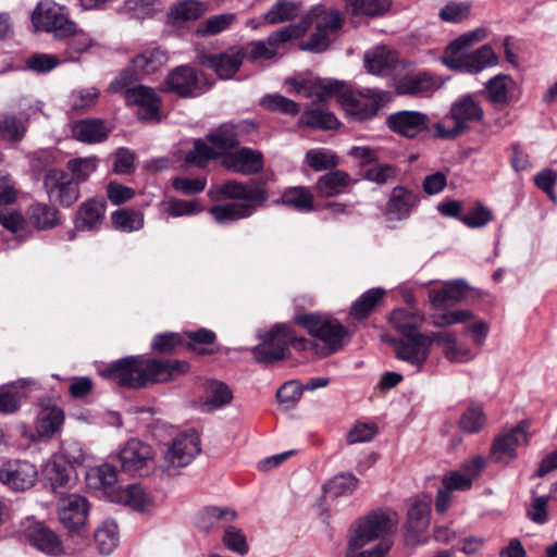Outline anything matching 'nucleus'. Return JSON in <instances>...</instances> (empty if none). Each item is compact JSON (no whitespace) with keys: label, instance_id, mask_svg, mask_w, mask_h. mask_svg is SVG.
<instances>
[{"label":"nucleus","instance_id":"obj_50","mask_svg":"<svg viewBox=\"0 0 557 557\" xmlns=\"http://www.w3.org/2000/svg\"><path fill=\"white\" fill-rule=\"evenodd\" d=\"M281 202L298 211L313 210V195L305 187H289L282 197Z\"/></svg>","mask_w":557,"mask_h":557},{"label":"nucleus","instance_id":"obj_61","mask_svg":"<svg viewBox=\"0 0 557 557\" xmlns=\"http://www.w3.org/2000/svg\"><path fill=\"white\" fill-rule=\"evenodd\" d=\"M26 131L25 122L14 115H5L0 121V138L18 141Z\"/></svg>","mask_w":557,"mask_h":557},{"label":"nucleus","instance_id":"obj_41","mask_svg":"<svg viewBox=\"0 0 557 557\" xmlns=\"http://www.w3.org/2000/svg\"><path fill=\"white\" fill-rule=\"evenodd\" d=\"M207 397L203 403V408L207 411L219 409L233 399L232 391L226 384L220 381H210L206 387Z\"/></svg>","mask_w":557,"mask_h":557},{"label":"nucleus","instance_id":"obj_54","mask_svg":"<svg viewBox=\"0 0 557 557\" xmlns=\"http://www.w3.org/2000/svg\"><path fill=\"white\" fill-rule=\"evenodd\" d=\"M236 21V14L223 13L211 16L202 22L196 29L200 37L214 36L227 29Z\"/></svg>","mask_w":557,"mask_h":557},{"label":"nucleus","instance_id":"obj_48","mask_svg":"<svg viewBox=\"0 0 557 557\" xmlns=\"http://www.w3.org/2000/svg\"><path fill=\"white\" fill-rule=\"evenodd\" d=\"M299 11L300 8L296 2L277 1L261 18L263 23L274 25L296 18Z\"/></svg>","mask_w":557,"mask_h":557},{"label":"nucleus","instance_id":"obj_36","mask_svg":"<svg viewBox=\"0 0 557 557\" xmlns=\"http://www.w3.org/2000/svg\"><path fill=\"white\" fill-rule=\"evenodd\" d=\"M423 315L411 309H397L391 314V323L401 334V337L416 336L420 333Z\"/></svg>","mask_w":557,"mask_h":557},{"label":"nucleus","instance_id":"obj_58","mask_svg":"<svg viewBox=\"0 0 557 557\" xmlns=\"http://www.w3.org/2000/svg\"><path fill=\"white\" fill-rule=\"evenodd\" d=\"M97 166L98 159L96 157L76 158L67 162V169L77 185L85 182L96 171Z\"/></svg>","mask_w":557,"mask_h":557},{"label":"nucleus","instance_id":"obj_47","mask_svg":"<svg viewBox=\"0 0 557 557\" xmlns=\"http://www.w3.org/2000/svg\"><path fill=\"white\" fill-rule=\"evenodd\" d=\"M205 12L203 3L197 0H185L170 9L169 18L173 23L188 22L199 18Z\"/></svg>","mask_w":557,"mask_h":557},{"label":"nucleus","instance_id":"obj_31","mask_svg":"<svg viewBox=\"0 0 557 557\" xmlns=\"http://www.w3.org/2000/svg\"><path fill=\"white\" fill-rule=\"evenodd\" d=\"M257 207L250 202H227L209 209L210 214L219 224H227L251 216Z\"/></svg>","mask_w":557,"mask_h":557},{"label":"nucleus","instance_id":"obj_18","mask_svg":"<svg viewBox=\"0 0 557 557\" xmlns=\"http://www.w3.org/2000/svg\"><path fill=\"white\" fill-rule=\"evenodd\" d=\"M216 199H234L237 202H250L257 208L268 199L267 190L259 184H243L237 181H227L215 187Z\"/></svg>","mask_w":557,"mask_h":557},{"label":"nucleus","instance_id":"obj_52","mask_svg":"<svg viewBox=\"0 0 557 557\" xmlns=\"http://www.w3.org/2000/svg\"><path fill=\"white\" fill-rule=\"evenodd\" d=\"M29 382L21 380L11 385L0 387V412L10 414L15 412L21 405L22 394L15 391L17 387H24Z\"/></svg>","mask_w":557,"mask_h":557},{"label":"nucleus","instance_id":"obj_33","mask_svg":"<svg viewBox=\"0 0 557 557\" xmlns=\"http://www.w3.org/2000/svg\"><path fill=\"white\" fill-rule=\"evenodd\" d=\"M106 207V201L102 199H90L83 202L77 212L76 227L82 231L98 228L102 223Z\"/></svg>","mask_w":557,"mask_h":557},{"label":"nucleus","instance_id":"obj_23","mask_svg":"<svg viewBox=\"0 0 557 557\" xmlns=\"http://www.w3.org/2000/svg\"><path fill=\"white\" fill-rule=\"evenodd\" d=\"M418 202L419 197L414 191L404 186H396L391 191L385 208V215L389 221L408 219Z\"/></svg>","mask_w":557,"mask_h":557},{"label":"nucleus","instance_id":"obj_53","mask_svg":"<svg viewBox=\"0 0 557 557\" xmlns=\"http://www.w3.org/2000/svg\"><path fill=\"white\" fill-rule=\"evenodd\" d=\"M87 480L89 485L95 488H110L111 491L117 481L116 468L109 463L101 465L88 472Z\"/></svg>","mask_w":557,"mask_h":557},{"label":"nucleus","instance_id":"obj_16","mask_svg":"<svg viewBox=\"0 0 557 557\" xmlns=\"http://www.w3.org/2000/svg\"><path fill=\"white\" fill-rule=\"evenodd\" d=\"M397 359L411 364L420 370L430 355L431 339L428 335L416 334V336L391 339Z\"/></svg>","mask_w":557,"mask_h":557},{"label":"nucleus","instance_id":"obj_21","mask_svg":"<svg viewBox=\"0 0 557 557\" xmlns=\"http://www.w3.org/2000/svg\"><path fill=\"white\" fill-rule=\"evenodd\" d=\"M527 429L525 423H520L509 432L498 435L492 445V456L497 461L513 460L517 457V447L529 443Z\"/></svg>","mask_w":557,"mask_h":557},{"label":"nucleus","instance_id":"obj_28","mask_svg":"<svg viewBox=\"0 0 557 557\" xmlns=\"http://www.w3.org/2000/svg\"><path fill=\"white\" fill-rule=\"evenodd\" d=\"M444 82H437L430 72H409L397 82L396 91L399 95H419L438 89Z\"/></svg>","mask_w":557,"mask_h":557},{"label":"nucleus","instance_id":"obj_42","mask_svg":"<svg viewBox=\"0 0 557 557\" xmlns=\"http://www.w3.org/2000/svg\"><path fill=\"white\" fill-rule=\"evenodd\" d=\"M168 60L165 50L160 47L148 48L132 59V70H159Z\"/></svg>","mask_w":557,"mask_h":557},{"label":"nucleus","instance_id":"obj_12","mask_svg":"<svg viewBox=\"0 0 557 557\" xmlns=\"http://www.w3.org/2000/svg\"><path fill=\"white\" fill-rule=\"evenodd\" d=\"M200 453V440L195 431H186L177 434L172 443L163 451L160 468L162 471L188 466Z\"/></svg>","mask_w":557,"mask_h":557},{"label":"nucleus","instance_id":"obj_38","mask_svg":"<svg viewBox=\"0 0 557 557\" xmlns=\"http://www.w3.org/2000/svg\"><path fill=\"white\" fill-rule=\"evenodd\" d=\"M95 543L100 554H111L119 544V528L112 520L103 521L95 531Z\"/></svg>","mask_w":557,"mask_h":557},{"label":"nucleus","instance_id":"obj_25","mask_svg":"<svg viewBox=\"0 0 557 557\" xmlns=\"http://www.w3.org/2000/svg\"><path fill=\"white\" fill-rule=\"evenodd\" d=\"M223 164L228 170L245 175L256 174L263 168V156L260 151L242 148L235 152L228 153L223 159Z\"/></svg>","mask_w":557,"mask_h":557},{"label":"nucleus","instance_id":"obj_3","mask_svg":"<svg viewBox=\"0 0 557 557\" xmlns=\"http://www.w3.org/2000/svg\"><path fill=\"white\" fill-rule=\"evenodd\" d=\"M488 33L484 27L461 34L446 48L443 64L451 70L465 67L467 70H484L498 65V57L492 46L485 44L479 49L468 52L475 44L486 39Z\"/></svg>","mask_w":557,"mask_h":557},{"label":"nucleus","instance_id":"obj_34","mask_svg":"<svg viewBox=\"0 0 557 557\" xmlns=\"http://www.w3.org/2000/svg\"><path fill=\"white\" fill-rule=\"evenodd\" d=\"M246 60L244 47L233 46L218 54H208L201 58V65L214 70H238Z\"/></svg>","mask_w":557,"mask_h":557},{"label":"nucleus","instance_id":"obj_46","mask_svg":"<svg viewBox=\"0 0 557 557\" xmlns=\"http://www.w3.org/2000/svg\"><path fill=\"white\" fill-rule=\"evenodd\" d=\"M111 220L114 228L123 233L139 231L144 226V214L138 210H116L112 213Z\"/></svg>","mask_w":557,"mask_h":557},{"label":"nucleus","instance_id":"obj_56","mask_svg":"<svg viewBox=\"0 0 557 557\" xmlns=\"http://www.w3.org/2000/svg\"><path fill=\"white\" fill-rule=\"evenodd\" d=\"M384 289L372 288L367 290L357 299L352 306L350 314L357 319H363L373 310L384 295Z\"/></svg>","mask_w":557,"mask_h":557},{"label":"nucleus","instance_id":"obj_30","mask_svg":"<svg viewBox=\"0 0 557 557\" xmlns=\"http://www.w3.org/2000/svg\"><path fill=\"white\" fill-rule=\"evenodd\" d=\"M46 479L54 493L69 488L74 483L73 466L66 465L62 457H52L45 469Z\"/></svg>","mask_w":557,"mask_h":557},{"label":"nucleus","instance_id":"obj_13","mask_svg":"<svg viewBox=\"0 0 557 557\" xmlns=\"http://www.w3.org/2000/svg\"><path fill=\"white\" fill-rule=\"evenodd\" d=\"M152 447L137 438L126 442L119 451L122 470L132 475H148L154 467Z\"/></svg>","mask_w":557,"mask_h":557},{"label":"nucleus","instance_id":"obj_44","mask_svg":"<svg viewBox=\"0 0 557 557\" xmlns=\"http://www.w3.org/2000/svg\"><path fill=\"white\" fill-rule=\"evenodd\" d=\"M354 15L375 17L385 14L392 7V0H345Z\"/></svg>","mask_w":557,"mask_h":557},{"label":"nucleus","instance_id":"obj_29","mask_svg":"<svg viewBox=\"0 0 557 557\" xmlns=\"http://www.w3.org/2000/svg\"><path fill=\"white\" fill-rule=\"evenodd\" d=\"M108 496L112 503L127 506L137 511H144L152 504L151 497L138 484L112 488Z\"/></svg>","mask_w":557,"mask_h":557},{"label":"nucleus","instance_id":"obj_1","mask_svg":"<svg viewBox=\"0 0 557 557\" xmlns=\"http://www.w3.org/2000/svg\"><path fill=\"white\" fill-rule=\"evenodd\" d=\"M290 91L310 98L313 101H324L336 96L347 116L356 122L374 117L379 110L391 101L392 95L380 89L362 91L344 89L342 82H324L318 77L298 75L285 81Z\"/></svg>","mask_w":557,"mask_h":557},{"label":"nucleus","instance_id":"obj_40","mask_svg":"<svg viewBox=\"0 0 557 557\" xmlns=\"http://www.w3.org/2000/svg\"><path fill=\"white\" fill-rule=\"evenodd\" d=\"M28 219L38 230H50L58 225V211L55 208L37 202L29 207Z\"/></svg>","mask_w":557,"mask_h":557},{"label":"nucleus","instance_id":"obj_20","mask_svg":"<svg viewBox=\"0 0 557 557\" xmlns=\"http://www.w3.org/2000/svg\"><path fill=\"white\" fill-rule=\"evenodd\" d=\"M430 122L428 114L407 110L395 112L386 119L388 128L406 138H414L426 131Z\"/></svg>","mask_w":557,"mask_h":557},{"label":"nucleus","instance_id":"obj_45","mask_svg":"<svg viewBox=\"0 0 557 557\" xmlns=\"http://www.w3.org/2000/svg\"><path fill=\"white\" fill-rule=\"evenodd\" d=\"M237 518V512L230 508L223 507H207L203 511L198 515L197 524L198 528L203 531H209L215 527L219 522H231Z\"/></svg>","mask_w":557,"mask_h":557},{"label":"nucleus","instance_id":"obj_64","mask_svg":"<svg viewBox=\"0 0 557 557\" xmlns=\"http://www.w3.org/2000/svg\"><path fill=\"white\" fill-rule=\"evenodd\" d=\"M399 170L392 164H376L366 171V178L370 182L383 185L397 180Z\"/></svg>","mask_w":557,"mask_h":557},{"label":"nucleus","instance_id":"obj_63","mask_svg":"<svg viewBox=\"0 0 557 557\" xmlns=\"http://www.w3.org/2000/svg\"><path fill=\"white\" fill-rule=\"evenodd\" d=\"M260 104L268 110L280 111L290 115H295L299 111V107L295 101L277 94L264 96Z\"/></svg>","mask_w":557,"mask_h":557},{"label":"nucleus","instance_id":"obj_59","mask_svg":"<svg viewBox=\"0 0 557 557\" xmlns=\"http://www.w3.org/2000/svg\"><path fill=\"white\" fill-rule=\"evenodd\" d=\"M511 79L506 74H498L486 84L488 99L494 103L505 104L508 101V85Z\"/></svg>","mask_w":557,"mask_h":557},{"label":"nucleus","instance_id":"obj_35","mask_svg":"<svg viewBox=\"0 0 557 557\" xmlns=\"http://www.w3.org/2000/svg\"><path fill=\"white\" fill-rule=\"evenodd\" d=\"M64 422V412L60 407H44L35 422V428L39 436L52 437L58 433Z\"/></svg>","mask_w":557,"mask_h":557},{"label":"nucleus","instance_id":"obj_32","mask_svg":"<svg viewBox=\"0 0 557 557\" xmlns=\"http://www.w3.org/2000/svg\"><path fill=\"white\" fill-rule=\"evenodd\" d=\"M352 183L347 172L333 169L318 178L315 188L322 197H334L345 193Z\"/></svg>","mask_w":557,"mask_h":557},{"label":"nucleus","instance_id":"obj_5","mask_svg":"<svg viewBox=\"0 0 557 557\" xmlns=\"http://www.w3.org/2000/svg\"><path fill=\"white\" fill-rule=\"evenodd\" d=\"M484 111L473 95H463L454 101L448 113L433 125L434 134L442 139H453L481 122Z\"/></svg>","mask_w":557,"mask_h":557},{"label":"nucleus","instance_id":"obj_49","mask_svg":"<svg viewBox=\"0 0 557 557\" xmlns=\"http://www.w3.org/2000/svg\"><path fill=\"white\" fill-rule=\"evenodd\" d=\"M305 161L317 172L333 170L339 164V158L337 154L325 148L308 150Z\"/></svg>","mask_w":557,"mask_h":557},{"label":"nucleus","instance_id":"obj_26","mask_svg":"<svg viewBox=\"0 0 557 557\" xmlns=\"http://www.w3.org/2000/svg\"><path fill=\"white\" fill-rule=\"evenodd\" d=\"M126 102L138 107L137 115L139 120L146 122H159L161 120V101L152 88L140 85Z\"/></svg>","mask_w":557,"mask_h":557},{"label":"nucleus","instance_id":"obj_55","mask_svg":"<svg viewBox=\"0 0 557 557\" xmlns=\"http://www.w3.org/2000/svg\"><path fill=\"white\" fill-rule=\"evenodd\" d=\"M359 480L351 473H342L334 476L324 485V492L331 497L350 495L358 486Z\"/></svg>","mask_w":557,"mask_h":557},{"label":"nucleus","instance_id":"obj_9","mask_svg":"<svg viewBox=\"0 0 557 557\" xmlns=\"http://www.w3.org/2000/svg\"><path fill=\"white\" fill-rule=\"evenodd\" d=\"M308 339L298 337L286 324H277L261 336V343L253 347L252 354L260 363H273L288 357V347L307 350Z\"/></svg>","mask_w":557,"mask_h":557},{"label":"nucleus","instance_id":"obj_6","mask_svg":"<svg viewBox=\"0 0 557 557\" xmlns=\"http://www.w3.org/2000/svg\"><path fill=\"white\" fill-rule=\"evenodd\" d=\"M296 322L302 325L310 335L322 342L320 347L317 343L308 341L307 349H312L317 355L326 357L343 348L347 338V330L336 320L320 314H304L296 317Z\"/></svg>","mask_w":557,"mask_h":557},{"label":"nucleus","instance_id":"obj_22","mask_svg":"<svg viewBox=\"0 0 557 557\" xmlns=\"http://www.w3.org/2000/svg\"><path fill=\"white\" fill-rule=\"evenodd\" d=\"M28 542L38 550L49 556H63L65 549L60 536L42 523L36 522L26 529Z\"/></svg>","mask_w":557,"mask_h":557},{"label":"nucleus","instance_id":"obj_39","mask_svg":"<svg viewBox=\"0 0 557 557\" xmlns=\"http://www.w3.org/2000/svg\"><path fill=\"white\" fill-rule=\"evenodd\" d=\"M468 284L462 280L446 282L444 286L431 293L430 298L434 305H443L448 301L458 302L467 297Z\"/></svg>","mask_w":557,"mask_h":557},{"label":"nucleus","instance_id":"obj_15","mask_svg":"<svg viewBox=\"0 0 557 557\" xmlns=\"http://www.w3.org/2000/svg\"><path fill=\"white\" fill-rule=\"evenodd\" d=\"M44 186L51 202L70 207L79 198L77 184L71 174L63 170H48L44 176Z\"/></svg>","mask_w":557,"mask_h":557},{"label":"nucleus","instance_id":"obj_4","mask_svg":"<svg viewBox=\"0 0 557 557\" xmlns=\"http://www.w3.org/2000/svg\"><path fill=\"white\" fill-rule=\"evenodd\" d=\"M300 23L307 24V30L312 25L313 30L306 40L298 44L299 49L321 53L326 51L332 42L336 40L344 20L339 11L319 5L312 8Z\"/></svg>","mask_w":557,"mask_h":557},{"label":"nucleus","instance_id":"obj_43","mask_svg":"<svg viewBox=\"0 0 557 557\" xmlns=\"http://www.w3.org/2000/svg\"><path fill=\"white\" fill-rule=\"evenodd\" d=\"M307 33V24L306 23H298V24H290L287 25L281 29H277L273 33H271L267 41L270 45L271 48H273L274 53L276 57L280 53V50L284 48V46L289 42L293 39H298L302 37Z\"/></svg>","mask_w":557,"mask_h":557},{"label":"nucleus","instance_id":"obj_24","mask_svg":"<svg viewBox=\"0 0 557 557\" xmlns=\"http://www.w3.org/2000/svg\"><path fill=\"white\" fill-rule=\"evenodd\" d=\"M430 503L414 499L407 513L406 536L413 543L421 542L430 523Z\"/></svg>","mask_w":557,"mask_h":557},{"label":"nucleus","instance_id":"obj_17","mask_svg":"<svg viewBox=\"0 0 557 557\" xmlns=\"http://www.w3.org/2000/svg\"><path fill=\"white\" fill-rule=\"evenodd\" d=\"M57 511L60 522L69 530H77L87 520L88 500L78 495H62L57 503Z\"/></svg>","mask_w":557,"mask_h":557},{"label":"nucleus","instance_id":"obj_60","mask_svg":"<svg viewBox=\"0 0 557 557\" xmlns=\"http://www.w3.org/2000/svg\"><path fill=\"white\" fill-rule=\"evenodd\" d=\"M137 81L138 78L134 76L133 72H121V74L111 82L108 90L112 94L124 96L125 100L128 101L137 90V87L140 86L137 84Z\"/></svg>","mask_w":557,"mask_h":557},{"label":"nucleus","instance_id":"obj_57","mask_svg":"<svg viewBox=\"0 0 557 557\" xmlns=\"http://www.w3.org/2000/svg\"><path fill=\"white\" fill-rule=\"evenodd\" d=\"M486 422L483 409L479 406H470L459 419V428L462 432L473 434L480 432Z\"/></svg>","mask_w":557,"mask_h":557},{"label":"nucleus","instance_id":"obj_10","mask_svg":"<svg viewBox=\"0 0 557 557\" xmlns=\"http://www.w3.org/2000/svg\"><path fill=\"white\" fill-rule=\"evenodd\" d=\"M485 459L475 456L465 461L458 470L446 473L442 479L443 488L438 490L435 508L444 512L450 503V493L454 491H469L473 481L480 475L485 467Z\"/></svg>","mask_w":557,"mask_h":557},{"label":"nucleus","instance_id":"obj_2","mask_svg":"<svg viewBox=\"0 0 557 557\" xmlns=\"http://www.w3.org/2000/svg\"><path fill=\"white\" fill-rule=\"evenodd\" d=\"M188 371L185 361H158L129 356L122 358L108 368L101 374L113 380L120 386L140 388L149 383H164Z\"/></svg>","mask_w":557,"mask_h":557},{"label":"nucleus","instance_id":"obj_7","mask_svg":"<svg viewBox=\"0 0 557 557\" xmlns=\"http://www.w3.org/2000/svg\"><path fill=\"white\" fill-rule=\"evenodd\" d=\"M239 140L233 123H223L207 134L206 140L197 139L194 148L186 153L185 161L199 168H205L211 160L226 157L228 151L236 148Z\"/></svg>","mask_w":557,"mask_h":557},{"label":"nucleus","instance_id":"obj_27","mask_svg":"<svg viewBox=\"0 0 557 557\" xmlns=\"http://www.w3.org/2000/svg\"><path fill=\"white\" fill-rule=\"evenodd\" d=\"M363 65L366 70H396L398 66H407L398 52L385 45L367 50L363 54Z\"/></svg>","mask_w":557,"mask_h":557},{"label":"nucleus","instance_id":"obj_14","mask_svg":"<svg viewBox=\"0 0 557 557\" xmlns=\"http://www.w3.org/2000/svg\"><path fill=\"white\" fill-rule=\"evenodd\" d=\"M214 79L207 72H169L160 89L180 97H195L205 92Z\"/></svg>","mask_w":557,"mask_h":557},{"label":"nucleus","instance_id":"obj_62","mask_svg":"<svg viewBox=\"0 0 557 557\" xmlns=\"http://www.w3.org/2000/svg\"><path fill=\"white\" fill-rule=\"evenodd\" d=\"M244 50L246 60L250 63L276 58L273 48L270 47L267 40L250 41L244 47Z\"/></svg>","mask_w":557,"mask_h":557},{"label":"nucleus","instance_id":"obj_19","mask_svg":"<svg viewBox=\"0 0 557 557\" xmlns=\"http://www.w3.org/2000/svg\"><path fill=\"white\" fill-rule=\"evenodd\" d=\"M37 480L36 467L25 460H11L0 469V481L14 491H26Z\"/></svg>","mask_w":557,"mask_h":557},{"label":"nucleus","instance_id":"obj_8","mask_svg":"<svg viewBox=\"0 0 557 557\" xmlns=\"http://www.w3.org/2000/svg\"><path fill=\"white\" fill-rule=\"evenodd\" d=\"M398 515L391 509H377L360 518L350 528L349 543L351 549H360L368 543L384 540L396 532Z\"/></svg>","mask_w":557,"mask_h":557},{"label":"nucleus","instance_id":"obj_11","mask_svg":"<svg viewBox=\"0 0 557 557\" xmlns=\"http://www.w3.org/2000/svg\"><path fill=\"white\" fill-rule=\"evenodd\" d=\"M32 23L37 30L50 33L57 39L76 34V24L69 18L65 8L52 0H42L36 5Z\"/></svg>","mask_w":557,"mask_h":557},{"label":"nucleus","instance_id":"obj_51","mask_svg":"<svg viewBox=\"0 0 557 557\" xmlns=\"http://www.w3.org/2000/svg\"><path fill=\"white\" fill-rule=\"evenodd\" d=\"M300 123L311 128L335 129L339 122L336 116L320 108L305 111L300 116Z\"/></svg>","mask_w":557,"mask_h":557},{"label":"nucleus","instance_id":"obj_37","mask_svg":"<svg viewBox=\"0 0 557 557\" xmlns=\"http://www.w3.org/2000/svg\"><path fill=\"white\" fill-rule=\"evenodd\" d=\"M109 129L102 120L86 119L74 124L73 136L84 143H100L107 139Z\"/></svg>","mask_w":557,"mask_h":557}]
</instances>
